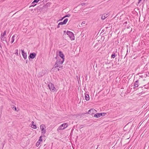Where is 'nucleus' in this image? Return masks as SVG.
<instances>
[{"label":"nucleus","instance_id":"nucleus-1","mask_svg":"<svg viewBox=\"0 0 149 149\" xmlns=\"http://www.w3.org/2000/svg\"><path fill=\"white\" fill-rule=\"evenodd\" d=\"M57 60L54 65V69H57L58 71L60 70L59 68L62 69L63 66L62 65V64L64 61V60L62 59L61 60L60 59H56Z\"/></svg>","mask_w":149,"mask_h":149},{"label":"nucleus","instance_id":"nucleus-2","mask_svg":"<svg viewBox=\"0 0 149 149\" xmlns=\"http://www.w3.org/2000/svg\"><path fill=\"white\" fill-rule=\"evenodd\" d=\"M66 33L68 35L72 40H74L75 37L73 33L70 31H68Z\"/></svg>","mask_w":149,"mask_h":149},{"label":"nucleus","instance_id":"nucleus-3","mask_svg":"<svg viewBox=\"0 0 149 149\" xmlns=\"http://www.w3.org/2000/svg\"><path fill=\"white\" fill-rule=\"evenodd\" d=\"M59 56L61 57V58H60L57 55L55 57V58L56 59H60L61 60H62L63 59L64 60V55L62 53V52L60 51L59 52Z\"/></svg>","mask_w":149,"mask_h":149},{"label":"nucleus","instance_id":"nucleus-4","mask_svg":"<svg viewBox=\"0 0 149 149\" xmlns=\"http://www.w3.org/2000/svg\"><path fill=\"white\" fill-rule=\"evenodd\" d=\"M48 87L50 90L53 92L56 91V88L55 87L54 85L52 83H50L48 85Z\"/></svg>","mask_w":149,"mask_h":149},{"label":"nucleus","instance_id":"nucleus-5","mask_svg":"<svg viewBox=\"0 0 149 149\" xmlns=\"http://www.w3.org/2000/svg\"><path fill=\"white\" fill-rule=\"evenodd\" d=\"M68 126V124L67 123H64L59 127L57 130H60L64 129L65 128H66Z\"/></svg>","mask_w":149,"mask_h":149},{"label":"nucleus","instance_id":"nucleus-6","mask_svg":"<svg viewBox=\"0 0 149 149\" xmlns=\"http://www.w3.org/2000/svg\"><path fill=\"white\" fill-rule=\"evenodd\" d=\"M46 128L45 125H44L42 124L40 126V129L42 131V133L43 134H45L46 133V131L45 130Z\"/></svg>","mask_w":149,"mask_h":149},{"label":"nucleus","instance_id":"nucleus-7","mask_svg":"<svg viewBox=\"0 0 149 149\" xmlns=\"http://www.w3.org/2000/svg\"><path fill=\"white\" fill-rule=\"evenodd\" d=\"M106 113H97L94 115V117L95 118H97L100 117V116H105Z\"/></svg>","mask_w":149,"mask_h":149},{"label":"nucleus","instance_id":"nucleus-8","mask_svg":"<svg viewBox=\"0 0 149 149\" xmlns=\"http://www.w3.org/2000/svg\"><path fill=\"white\" fill-rule=\"evenodd\" d=\"M36 55V54L34 52L31 53L28 57L29 59H33L34 58Z\"/></svg>","mask_w":149,"mask_h":149},{"label":"nucleus","instance_id":"nucleus-9","mask_svg":"<svg viewBox=\"0 0 149 149\" xmlns=\"http://www.w3.org/2000/svg\"><path fill=\"white\" fill-rule=\"evenodd\" d=\"M100 16H101V19L103 20L108 17L109 15L108 14H104L103 15H101Z\"/></svg>","mask_w":149,"mask_h":149},{"label":"nucleus","instance_id":"nucleus-10","mask_svg":"<svg viewBox=\"0 0 149 149\" xmlns=\"http://www.w3.org/2000/svg\"><path fill=\"white\" fill-rule=\"evenodd\" d=\"M139 85V81L138 80L136 81L134 83V89H135L136 87H137Z\"/></svg>","mask_w":149,"mask_h":149},{"label":"nucleus","instance_id":"nucleus-11","mask_svg":"<svg viewBox=\"0 0 149 149\" xmlns=\"http://www.w3.org/2000/svg\"><path fill=\"white\" fill-rule=\"evenodd\" d=\"M21 52H22V55L23 57L24 58V59H26L27 58V54L26 52H25L24 51V50H21Z\"/></svg>","mask_w":149,"mask_h":149},{"label":"nucleus","instance_id":"nucleus-12","mask_svg":"<svg viewBox=\"0 0 149 149\" xmlns=\"http://www.w3.org/2000/svg\"><path fill=\"white\" fill-rule=\"evenodd\" d=\"M68 19L66 18L63 21V22H59V25H63L65 24L67 22H68Z\"/></svg>","mask_w":149,"mask_h":149},{"label":"nucleus","instance_id":"nucleus-13","mask_svg":"<svg viewBox=\"0 0 149 149\" xmlns=\"http://www.w3.org/2000/svg\"><path fill=\"white\" fill-rule=\"evenodd\" d=\"M96 110L95 109H92L88 111V113L90 115H92L94 113V112Z\"/></svg>","mask_w":149,"mask_h":149},{"label":"nucleus","instance_id":"nucleus-14","mask_svg":"<svg viewBox=\"0 0 149 149\" xmlns=\"http://www.w3.org/2000/svg\"><path fill=\"white\" fill-rule=\"evenodd\" d=\"M85 97L87 101L89 100L90 99L89 95L87 92L85 93Z\"/></svg>","mask_w":149,"mask_h":149},{"label":"nucleus","instance_id":"nucleus-15","mask_svg":"<svg viewBox=\"0 0 149 149\" xmlns=\"http://www.w3.org/2000/svg\"><path fill=\"white\" fill-rule=\"evenodd\" d=\"M6 31H5L3 33H2L1 34V37H4L6 34Z\"/></svg>","mask_w":149,"mask_h":149},{"label":"nucleus","instance_id":"nucleus-16","mask_svg":"<svg viewBox=\"0 0 149 149\" xmlns=\"http://www.w3.org/2000/svg\"><path fill=\"white\" fill-rule=\"evenodd\" d=\"M15 37V35H13L12 36V40L11 42V43H13V42H14V41L15 40L14 38Z\"/></svg>","mask_w":149,"mask_h":149},{"label":"nucleus","instance_id":"nucleus-17","mask_svg":"<svg viewBox=\"0 0 149 149\" xmlns=\"http://www.w3.org/2000/svg\"><path fill=\"white\" fill-rule=\"evenodd\" d=\"M116 56V54L115 53H113L111 55V58H115Z\"/></svg>","mask_w":149,"mask_h":149},{"label":"nucleus","instance_id":"nucleus-18","mask_svg":"<svg viewBox=\"0 0 149 149\" xmlns=\"http://www.w3.org/2000/svg\"><path fill=\"white\" fill-rule=\"evenodd\" d=\"M31 127L33 128L36 129L37 128V127L36 125H31Z\"/></svg>","mask_w":149,"mask_h":149},{"label":"nucleus","instance_id":"nucleus-19","mask_svg":"<svg viewBox=\"0 0 149 149\" xmlns=\"http://www.w3.org/2000/svg\"><path fill=\"white\" fill-rule=\"evenodd\" d=\"M11 107H12V109H13L14 110H15V111L17 110V109H16V108L15 106L14 105H12Z\"/></svg>","mask_w":149,"mask_h":149},{"label":"nucleus","instance_id":"nucleus-20","mask_svg":"<svg viewBox=\"0 0 149 149\" xmlns=\"http://www.w3.org/2000/svg\"><path fill=\"white\" fill-rule=\"evenodd\" d=\"M40 0H34L32 3V4H33L35 3H37Z\"/></svg>","mask_w":149,"mask_h":149},{"label":"nucleus","instance_id":"nucleus-21","mask_svg":"<svg viewBox=\"0 0 149 149\" xmlns=\"http://www.w3.org/2000/svg\"><path fill=\"white\" fill-rule=\"evenodd\" d=\"M15 54L17 56H18V50L17 49L15 50Z\"/></svg>","mask_w":149,"mask_h":149},{"label":"nucleus","instance_id":"nucleus-22","mask_svg":"<svg viewBox=\"0 0 149 149\" xmlns=\"http://www.w3.org/2000/svg\"><path fill=\"white\" fill-rule=\"evenodd\" d=\"M42 141V136H40V138H39V139L38 140V142H40V141Z\"/></svg>","mask_w":149,"mask_h":149},{"label":"nucleus","instance_id":"nucleus-23","mask_svg":"<svg viewBox=\"0 0 149 149\" xmlns=\"http://www.w3.org/2000/svg\"><path fill=\"white\" fill-rule=\"evenodd\" d=\"M70 14H67L66 15H65L64 17H65V18L66 17H70Z\"/></svg>","mask_w":149,"mask_h":149},{"label":"nucleus","instance_id":"nucleus-24","mask_svg":"<svg viewBox=\"0 0 149 149\" xmlns=\"http://www.w3.org/2000/svg\"><path fill=\"white\" fill-rule=\"evenodd\" d=\"M1 40L2 41H4L6 39V38L4 37H1Z\"/></svg>","mask_w":149,"mask_h":149},{"label":"nucleus","instance_id":"nucleus-25","mask_svg":"<svg viewBox=\"0 0 149 149\" xmlns=\"http://www.w3.org/2000/svg\"><path fill=\"white\" fill-rule=\"evenodd\" d=\"M40 143V142H37L36 144V146L37 147L39 145Z\"/></svg>","mask_w":149,"mask_h":149},{"label":"nucleus","instance_id":"nucleus-26","mask_svg":"<svg viewBox=\"0 0 149 149\" xmlns=\"http://www.w3.org/2000/svg\"><path fill=\"white\" fill-rule=\"evenodd\" d=\"M127 22L126 21L123 24V25L125 26L126 25V24H127Z\"/></svg>","mask_w":149,"mask_h":149},{"label":"nucleus","instance_id":"nucleus-27","mask_svg":"<svg viewBox=\"0 0 149 149\" xmlns=\"http://www.w3.org/2000/svg\"><path fill=\"white\" fill-rule=\"evenodd\" d=\"M36 4H34V3L33 4H32V5L31 6H34L36 5Z\"/></svg>","mask_w":149,"mask_h":149},{"label":"nucleus","instance_id":"nucleus-28","mask_svg":"<svg viewBox=\"0 0 149 149\" xmlns=\"http://www.w3.org/2000/svg\"><path fill=\"white\" fill-rule=\"evenodd\" d=\"M65 18V17L64 16L63 17H62L61 19H60L59 20L61 21L63 19H64Z\"/></svg>","mask_w":149,"mask_h":149},{"label":"nucleus","instance_id":"nucleus-29","mask_svg":"<svg viewBox=\"0 0 149 149\" xmlns=\"http://www.w3.org/2000/svg\"><path fill=\"white\" fill-rule=\"evenodd\" d=\"M85 3H81V5H82V6H84V5L85 4Z\"/></svg>","mask_w":149,"mask_h":149},{"label":"nucleus","instance_id":"nucleus-30","mask_svg":"<svg viewBox=\"0 0 149 149\" xmlns=\"http://www.w3.org/2000/svg\"><path fill=\"white\" fill-rule=\"evenodd\" d=\"M60 25H59V23H58V25L57 27V28H58L60 27Z\"/></svg>","mask_w":149,"mask_h":149},{"label":"nucleus","instance_id":"nucleus-31","mask_svg":"<svg viewBox=\"0 0 149 149\" xmlns=\"http://www.w3.org/2000/svg\"><path fill=\"white\" fill-rule=\"evenodd\" d=\"M31 123H32V125H34V121H32Z\"/></svg>","mask_w":149,"mask_h":149},{"label":"nucleus","instance_id":"nucleus-32","mask_svg":"<svg viewBox=\"0 0 149 149\" xmlns=\"http://www.w3.org/2000/svg\"><path fill=\"white\" fill-rule=\"evenodd\" d=\"M140 77L141 78H143V75H140Z\"/></svg>","mask_w":149,"mask_h":149},{"label":"nucleus","instance_id":"nucleus-33","mask_svg":"<svg viewBox=\"0 0 149 149\" xmlns=\"http://www.w3.org/2000/svg\"><path fill=\"white\" fill-rule=\"evenodd\" d=\"M128 52V50H127V54H126V55H125V57H126V56H127V54Z\"/></svg>","mask_w":149,"mask_h":149},{"label":"nucleus","instance_id":"nucleus-34","mask_svg":"<svg viewBox=\"0 0 149 149\" xmlns=\"http://www.w3.org/2000/svg\"><path fill=\"white\" fill-rule=\"evenodd\" d=\"M141 1V0H139V2L138 3H139Z\"/></svg>","mask_w":149,"mask_h":149},{"label":"nucleus","instance_id":"nucleus-35","mask_svg":"<svg viewBox=\"0 0 149 149\" xmlns=\"http://www.w3.org/2000/svg\"><path fill=\"white\" fill-rule=\"evenodd\" d=\"M81 35L83 36H82V37H83V36H84V33H82V32L81 33Z\"/></svg>","mask_w":149,"mask_h":149},{"label":"nucleus","instance_id":"nucleus-36","mask_svg":"<svg viewBox=\"0 0 149 149\" xmlns=\"http://www.w3.org/2000/svg\"><path fill=\"white\" fill-rule=\"evenodd\" d=\"M81 35L83 36H82V37H83V36H84V33H82V32L81 33Z\"/></svg>","mask_w":149,"mask_h":149},{"label":"nucleus","instance_id":"nucleus-37","mask_svg":"<svg viewBox=\"0 0 149 149\" xmlns=\"http://www.w3.org/2000/svg\"><path fill=\"white\" fill-rule=\"evenodd\" d=\"M144 76H145V77H146L148 76L147 74H145Z\"/></svg>","mask_w":149,"mask_h":149},{"label":"nucleus","instance_id":"nucleus-38","mask_svg":"<svg viewBox=\"0 0 149 149\" xmlns=\"http://www.w3.org/2000/svg\"><path fill=\"white\" fill-rule=\"evenodd\" d=\"M4 41H5L7 43V40H6V39H5V40H4Z\"/></svg>","mask_w":149,"mask_h":149},{"label":"nucleus","instance_id":"nucleus-39","mask_svg":"<svg viewBox=\"0 0 149 149\" xmlns=\"http://www.w3.org/2000/svg\"><path fill=\"white\" fill-rule=\"evenodd\" d=\"M80 127L81 128H82V127H83V125H81L80 126Z\"/></svg>","mask_w":149,"mask_h":149},{"label":"nucleus","instance_id":"nucleus-40","mask_svg":"<svg viewBox=\"0 0 149 149\" xmlns=\"http://www.w3.org/2000/svg\"><path fill=\"white\" fill-rule=\"evenodd\" d=\"M130 28V26H128L127 27V28H128V29L129 28Z\"/></svg>","mask_w":149,"mask_h":149},{"label":"nucleus","instance_id":"nucleus-41","mask_svg":"<svg viewBox=\"0 0 149 149\" xmlns=\"http://www.w3.org/2000/svg\"><path fill=\"white\" fill-rule=\"evenodd\" d=\"M26 63H27V60H26Z\"/></svg>","mask_w":149,"mask_h":149},{"label":"nucleus","instance_id":"nucleus-42","mask_svg":"<svg viewBox=\"0 0 149 149\" xmlns=\"http://www.w3.org/2000/svg\"><path fill=\"white\" fill-rule=\"evenodd\" d=\"M65 33V31H64V33Z\"/></svg>","mask_w":149,"mask_h":149},{"label":"nucleus","instance_id":"nucleus-43","mask_svg":"<svg viewBox=\"0 0 149 149\" xmlns=\"http://www.w3.org/2000/svg\"><path fill=\"white\" fill-rule=\"evenodd\" d=\"M32 10H31V11H32Z\"/></svg>","mask_w":149,"mask_h":149},{"label":"nucleus","instance_id":"nucleus-44","mask_svg":"<svg viewBox=\"0 0 149 149\" xmlns=\"http://www.w3.org/2000/svg\"><path fill=\"white\" fill-rule=\"evenodd\" d=\"M32 10H31V11H32Z\"/></svg>","mask_w":149,"mask_h":149}]
</instances>
